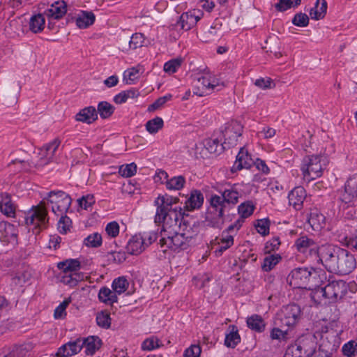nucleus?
<instances>
[{"instance_id": "1", "label": "nucleus", "mask_w": 357, "mask_h": 357, "mask_svg": "<svg viewBox=\"0 0 357 357\" xmlns=\"http://www.w3.org/2000/svg\"><path fill=\"white\" fill-rule=\"evenodd\" d=\"M156 204L160 205L157 211L155 222H163L165 229L175 230L178 227L181 228V222L183 218L182 206L178 203L177 198L167 199V201L162 197L158 198Z\"/></svg>"}, {"instance_id": "2", "label": "nucleus", "mask_w": 357, "mask_h": 357, "mask_svg": "<svg viewBox=\"0 0 357 357\" xmlns=\"http://www.w3.org/2000/svg\"><path fill=\"white\" fill-rule=\"evenodd\" d=\"M26 225L32 226L33 232L39 234L40 230L45 227L48 222L46 202L43 199L38 205L33 206L26 214Z\"/></svg>"}, {"instance_id": "3", "label": "nucleus", "mask_w": 357, "mask_h": 357, "mask_svg": "<svg viewBox=\"0 0 357 357\" xmlns=\"http://www.w3.org/2000/svg\"><path fill=\"white\" fill-rule=\"evenodd\" d=\"M46 199L51 204L52 212L57 215L66 213L72 203L70 196L63 191H52Z\"/></svg>"}, {"instance_id": "4", "label": "nucleus", "mask_w": 357, "mask_h": 357, "mask_svg": "<svg viewBox=\"0 0 357 357\" xmlns=\"http://www.w3.org/2000/svg\"><path fill=\"white\" fill-rule=\"evenodd\" d=\"M331 263L334 268L346 274L350 273L356 267V260L346 250H339L331 255Z\"/></svg>"}, {"instance_id": "5", "label": "nucleus", "mask_w": 357, "mask_h": 357, "mask_svg": "<svg viewBox=\"0 0 357 357\" xmlns=\"http://www.w3.org/2000/svg\"><path fill=\"white\" fill-rule=\"evenodd\" d=\"M324 159L321 155H313L309 158L306 169L303 170L304 178L308 183H316L322 176Z\"/></svg>"}, {"instance_id": "6", "label": "nucleus", "mask_w": 357, "mask_h": 357, "mask_svg": "<svg viewBox=\"0 0 357 357\" xmlns=\"http://www.w3.org/2000/svg\"><path fill=\"white\" fill-rule=\"evenodd\" d=\"M347 287L342 281H334L329 283L324 288L318 289L315 295L322 294L330 301H335L341 299L347 292Z\"/></svg>"}, {"instance_id": "7", "label": "nucleus", "mask_w": 357, "mask_h": 357, "mask_svg": "<svg viewBox=\"0 0 357 357\" xmlns=\"http://www.w3.org/2000/svg\"><path fill=\"white\" fill-rule=\"evenodd\" d=\"M86 346V352L89 351V343L88 337L78 338L75 341L69 342L60 347L55 356L56 357H71L78 354L82 347Z\"/></svg>"}, {"instance_id": "8", "label": "nucleus", "mask_w": 357, "mask_h": 357, "mask_svg": "<svg viewBox=\"0 0 357 357\" xmlns=\"http://www.w3.org/2000/svg\"><path fill=\"white\" fill-rule=\"evenodd\" d=\"M311 273L307 268L294 270L288 278L289 283L295 288H307L310 280Z\"/></svg>"}, {"instance_id": "9", "label": "nucleus", "mask_w": 357, "mask_h": 357, "mask_svg": "<svg viewBox=\"0 0 357 357\" xmlns=\"http://www.w3.org/2000/svg\"><path fill=\"white\" fill-rule=\"evenodd\" d=\"M61 144V140L55 138L40 149L38 152L39 165H45L52 161L56 150Z\"/></svg>"}, {"instance_id": "10", "label": "nucleus", "mask_w": 357, "mask_h": 357, "mask_svg": "<svg viewBox=\"0 0 357 357\" xmlns=\"http://www.w3.org/2000/svg\"><path fill=\"white\" fill-rule=\"evenodd\" d=\"M0 240L12 245H16L17 243V230L15 226L6 222H1Z\"/></svg>"}, {"instance_id": "11", "label": "nucleus", "mask_w": 357, "mask_h": 357, "mask_svg": "<svg viewBox=\"0 0 357 357\" xmlns=\"http://www.w3.org/2000/svg\"><path fill=\"white\" fill-rule=\"evenodd\" d=\"M67 12V5L63 1H58L45 10L44 15L49 20H59L62 18Z\"/></svg>"}, {"instance_id": "12", "label": "nucleus", "mask_w": 357, "mask_h": 357, "mask_svg": "<svg viewBox=\"0 0 357 357\" xmlns=\"http://www.w3.org/2000/svg\"><path fill=\"white\" fill-rule=\"evenodd\" d=\"M305 190L302 187H296L289 195V202L295 209H299L305 199Z\"/></svg>"}, {"instance_id": "13", "label": "nucleus", "mask_w": 357, "mask_h": 357, "mask_svg": "<svg viewBox=\"0 0 357 357\" xmlns=\"http://www.w3.org/2000/svg\"><path fill=\"white\" fill-rule=\"evenodd\" d=\"M183 231V229L179 228V231H176L174 236H169L167 239L162 238L160 240L162 245L168 244L174 248L181 247L188 238V236H186V234L182 232Z\"/></svg>"}, {"instance_id": "14", "label": "nucleus", "mask_w": 357, "mask_h": 357, "mask_svg": "<svg viewBox=\"0 0 357 357\" xmlns=\"http://www.w3.org/2000/svg\"><path fill=\"white\" fill-rule=\"evenodd\" d=\"M252 164L253 160L250 155L248 154V151H245L243 149H241L237 155L234 169L238 170L242 169L243 168L249 169L251 167Z\"/></svg>"}, {"instance_id": "15", "label": "nucleus", "mask_w": 357, "mask_h": 357, "mask_svg": "<svg viewBox=\"0 0 357 357\" xmlns=\"http://www.w3.org/2000/svg\"><path fill=\"white\" fill-rule=\"evenodd\" d=\"M0 211L6 216L11 217L14 215L15 213V208L9 195H1L0 200Z\"/></svg>"}, {"instance_id": "16", "label": "nucleus", "mask_w": 357, "mask_h": 357, "mask_svg": "<svg viewBox=\"0 0 357 357\" xmlns=\"http://www.w3.org/2000/svg\"><path fill=\"white\" fill-rule=\"evenodd\" d=\"M45 20L42 14L33 15L29 22V30L33 33H40L45 28Z\"/></svg>"}, {"instance_id": "17", "label": "nucleus", "mask_w": 357, "mask_h": 357, "mask_svg": "<svg viewBox=\"0 0 357 357\" xmlns=\"http://www.w3.org/2000/svg\"><path fill=\"white\" fill-rule=\"evenodd\" d=\"M327 10V3L325 0H317L315 7L312 8L310 16L312 19L319 20L324 17Z\"/></svg>"}, {"instance_id": "18", "label": "nucleus", "mask_w": 357, "mask_h": 357, "mask_svg": "<svg viewBox=\"0 0 357 357\" xmlns=\"http://www.w3.org/2000/svg\"><path fill=\"white\" fill-rule=\"evenodd\" d=\"M143 245L144 241L142 237L138 234H135L132 236L128 242L127 246L128 252L132 255H137L143 251Z\"/></svg>"}, {"instance_id": "19", "label": "nucleus", "mask_w": 357, "mask_h": 357, "mask_svg": "<svg viewBox=\"0 0 357 357\" xmlns=\"http://www.w3.org/2000/svg\"><path fill=\"white\" fill-rule=\"evenodd\" d=\"M84 278L83 274L78 273L77 272L63 274L61 277V282L66 285H68L70 287L76 286L79 282H82ZM86 279H88V276H85Z\"/></svg>"}, {"instance_id": "20", "label": "nucleus", "mask_w": 357, "mask_h": 357, "mask_svg": "<svg viewBox=\"0 0 357 357\" xmlns=\"http://www.w3.org/2000/svg\"><path fill=\"white\" fill-rule=\"evenodd\" d=\"M57 267L63 274L75 273L80 267V263L77 259H66L58 263Z\"/></svg>"}, {"instance_id": "21", "label": "nucleus", "mask_w": 357, "mask_h": 357, "mask_svg": "<svg viewBox=\"0 0 357 357\" xmlns=\"http://www.w3.org/2000/svg\"><path fill=\"white\" fill-rule=\"evenodd\" d=\"M199 19V16H195L191 13H183L180 17L181 28L189 30L196 24Z\"/></svg>"}, {"instance_id": "22", "label": "nucleus", "mask_w": 357, "mask_h": 357, "mask_svg": "<svg viewBox=\"0 0 357 357\" xmlns=\"http://www.w3.org/2000/svg\"><path fill=\"white\" fill-rule=\"evenodd\" d=\"M308 222L310 225L312 229H319L325 224V217L322 213L317 211H314L310 213L308 219Z\"/></svg>"}, {"instance_id": "23", "label": "nucleus", "mask_w": 357, "mask_h": 357, "mask_svg": "<svg viewBox=\"0 0 357 357\" xmlns=\"http://www.w3.org/2000/svg\"><path fill=\"white\" fill-rule=\"evenodd\" d=\"M183 63V59L178 57L171 59L164 63L163 71L168 75H172L177 72Z\"/></svg>"}, {"instance_id": "24", "label": "nucleus", "mask_w": 357, "mask_h": 357, "mask_svg": "<svg viewBox=\"0 0 357 357\" xmlns=\"http://www.w3.org/2000/svg\"><path fill=\"white\" fill-rule=\"evenodd\" d=\"M129 283L124 277H119L115 279L112 283V289L114 294H121L126 291Z\"/></svg>"}, {"instance_id": "25", "label": "nucleus", "mask_w": 357, "mask_h": 357, "mask_svg": "<svg viewBox=\"0 0 357 357\" xmlns=\"http://www.w3.org/2000/svg\"><path fill=\"white\" fill-rule=\"evenodd\" d=\"M71 302L70 298L64 300L62 303L57 306L54 312V318L55 319H63L66 317L67 312L66 308Z\"/></svg>"}, {"instance_id": "26", "label": "nucleus", "mask_w": 357, "mask_h": 357, "mask_svg": "<svg viewBox=\"0 0 357 357\" xmlns=\"http://www.w3.org/2000/svg\"><path fill=\"white\" fill-rule=\"evenodd\" d=\"M114 107L107 102H101L98 106V112L102 119H107L114 112Z\"/></svg>"}, {"instance_id": "27", "label": "nucleus", "mask_w": 357, "mask_h": 357, "mask_svg": "<svg viewBox=\"0 0 357 357\" xmlns=\"http://www.w3.org/2000/svg\"><path fill=\"white\" fill-rule=\"evenodd\" d=\"M139 96V93L132 90L123 91L115 96L114 102L117 104H121L126 102L129 98H136Z\"/></svg>"}, {"instance_id": "28", "label": "nucleus", "mask_w": 357, "mask_h": 357, "mask_svg": "<svg viewBox=\"0 0 357 357\" xmlns=\"http://www.w3.org/2000/svg\"><path fill=\"white\" fill-rule=\"evenodd\" d=\"M71 220L66 215H62L57 225V229L61 234H66L71 228Z\"/></svg>"}, {"instance_id": "29", "label": "nucleus", "mask_w": 357, "mask_h": 357, "mask_svg": "<svg viewBox=\"0 0 357 357\" xmlns=\"http://www.w3.org/2000/svg\"><path fill=\"white\" fill-rule=\"evenodd\" d=\"M75 23L79 29H86L89 24V13L86 11H81L75 17Z\"/></svg>"}, {"instance_id": "30", "label": "nucleus", "mask_w": 357, "mask_h": 357, "mask_svg": "<svg viewBox=\"0 0 357 357\" xmlns=\"http://www.w3.org/2000/svg\"><path fill=\"white\" fill-rule=\"evenodd\" d=\"M24 349L21 346H15L3 353L0 354V357H24Z\"/></svg>"}, {"instance_id": "31", "label": "nucleus", "mask_w": 357, "mask_h": 357, "mask_svg": "<svg viewBox=\"0 0 357 357\" xmlns=\"http://www.w3.org/2000/svg\"><path fill=\"white\" fill-rule=\"evenodd\" d=\"M99 298L103 302L110 301L116 302L117 301L116 295L114 292L108 288H103L100 291Z\"/></svg>"}, {"instance_id": "32", "label": "nucleus", "mask_w": 357, "mask_h": 357, "mask_svg": "<svg viewBox=\"0 0 357 357\" xmlns=\"http://www.w3.org/2000/svg\"><path fill=\"white\" fill-rule=\"evenodd\" d=\"M280 257L278 255H270L264 259L262 269L264 271H271L278 262Z\"/></svg>"}, {"instance_id": "33", "label": "nucleus", "mask_w": 357, "mask_h": 357, "mask_svg": "<svg viewBox=\"0 0 357 357\" xmlns=\"http://www.w3.org/2000/svg\"><path fill=\"white\" fill-rule=\"evenodd\" d=\"M301 0H280V2L275 5L278 11H284L289 8L300 4Z\"/></svg>"}, {"instance_id": "34", "label": "nucleus", "mask_w": 357, "mask_h": 357, "mask_svg": "<svg viewBox=\"0 0 357 357\" xmlns=\"http://www.w3.org/2000/svg\"><path fill=\"white\" fill-rule=\"evenodd\" d=\"M162 126L163 121L161 118L159 117L155 118L154 119L148 121L146 126V130L151 133L157 132Z\"/></svg>"}, {"instance_id": "35", "label": "nucleus", "mask_w": 357, "mask_h": 357, "mask_svg": "<svg viewBox=\"0 0 357 357\" xmlns=\"http://www.w3.org/2000/svg\"><path fill=\"white\" fill-rule=\"evenodd\" d=\"M31 278V273L26 271H18L13 277V280L15 284L22 285Z\"/></svg>"}, {"instance_id": "36", "label": "nucleus", "mask_w": 357, "mask_h": 357, "mask_svg": "<svg viewBox=\"0 0 357 357\" xmlns=\"http://www.w3.org/2000/svg\"><path fill=\"white\" fill-rule=\"evenodd\" d=\"M137 171V166L134 163L126 165H122L119 169V174L122 176L130 177L135 174Z\"/></svg>"}, {"instance_id": "37", "label": "nucleus", "mask_w": 357, "mask_h": 357, "mask_svg": "<svg viewBox=\"0 0 357 357\" xmlns=\"http://www.w3.org/2000/svg\"><path fill=\"white\" fill-rule=\"evenodd\" d=\"M269 226L270 221L268 219L259 220L255 224L257 231L263 236H266L268 234Z\"/></svg>"}, {"instance_id": "38", "label": "nucleus", "mask_w": 357, "mask_h": 357, "mask_svg": "<svg viewBox=\"0 0 357 357\" xmlns=\"http://www.w3.org/2000/svg\"><path fill=\"white\" fill-rule=\"evenodd\" d=\"M247 324L252 329L259 331L264 326L262 319L257 315L248 319Z\"/></svg>"}, {"instance_id": "39", "label": "nucleus", "mask_w": 357, "mask_h": 357, "mask_svg": "<svg viewBox=\"0 0 357 357\" xmlns=\"http://www.w3.org/2000/svg\"><path fill=\"white\" fill-rule=\"evenodd\" d=\"M96 321L98 326L108 328L110 326L109 314L105 312H101L97 315Z\"/></svg>"}, {"instance_id": "40", "label": "nucleus", "mask_w": 357, "mask_h": 357, "mask_svg": "<svg viewBox=\"0 0 357 357\" xmlns=\"http://www.w3.org/2000/svg\"><path fill=\"white\" fill-rule=\"evenodd\" d=\"M254 210V206L250 203L242 204L238 207V213L242 218H248L250 216Z\"/></svg>"}, {"instance_id": "41", "label": "nucleus", "mask_w": 357, "mask_h": 357, "mask_svg": "<svg viewBox=\"0 0 357 357\" xmlns=\"http://www.w3.org/2000/svg\"><path fill=\"white\" fill-rule=\"evenodd\" d=\"M185 180L182 176H176L170 179L168 183V187L171 189L180 190L183 188Z\"/></svg>"}, {"instance_id": "42", "label": "nucleus", "mask_w": 357, "mask_h": 357, "mask_svg": "<svg viewBox=\"0 0 357 357\" xmlns=\"http://www.w3.org/2000/svg\"><path fill=\"white\" fill-rule=\"evenodd\" d=\"M223 199L228 203H236L238 202V193L235 190H227L222 194Z\"/></svg>"}, {"instance_id": "43", "label": "nucleus", "mask_w": 357, "mask_h": 357, "mask_svg": "<svg viewBox=\"0 0 357 357\" xmlns=\"http://www.w3.org/2000/svg\"><path fill=\"white\" fill-rule=\"evenodd\" d=\"M289 357H305L302 351V347L298 345H292L289 347L287 351Z\"/></svg>"}, {"instance_id": "44", "label": "nucleus", "mask_w": 357, "mask_h": 357, "mask_svg": "<svg viewBox=\"0 0 357 357\" xmlns=\"http://www.w3.org/2000/svg\"><path fill=\"white\" fill-rule=\"evenodd\" d=\"M344 355L352 357L357 352V344L351 341L344 344L342 349Z\"/></svg>"}, {"instance_id": "45", "label": "nucleus", "mask_w": 357, "mask_h": 357, "mask_svg": "<svg viewBox=\"0 0 357 357\" xmlns=\"http://www.w3.org/2000/svg\"><path fill=\"white\" fill-rule=\"evenodd\" d=\"M293 23L296 26H305L309 23V17L303 13L297 14L293 20Z\"/></svg>"}, {"instance_id": "46", "label": "nucleus", "mask_w": 357, "mask_h": 357, "mask_svg": "<svg viewBox=\"0 0 357 357\" xmlns=\"http://www.w3.org/2000/svg\"><path fill=\"white\" fill-rule=\"evenodd\" d=\"M314 244V241L306 236H303L297 240L296 246L298 250H305Z\"/></svg>"}, {"instance_id": "47", "label": "nucleus", "mask_w": 357, "mask_h": 357, "mask_svg": "<svg viewBox=\"0 0 357 357\" xmlns=\"http://www.w3.org/2000/svg\"><path fill=\"white\" fill-rule=\"evenodd\" d=\"M240 340V336L237 332H232L229 334L225 340V344L227 347H234Z\"/></svg>"}, {"instance_id": "48", "label": "nucleus", "mask_w": 357, "mask_h": 357, "mask_svg": "<svg viewBox=\"0 0 357 357\" xmlns=\"http://www.w3.org/2000/svg\"><path fill=\"white\" fill-rule=\"evenodd\" d=\"M201 351L199 346L192 345L185 351L184 357H199Z\"/></svg>"}, {"instance_id": "49", "label": "nucleus", "mask_w": 357, "mask_h": 357, "mask_svg": "<svg viewBox=\"0 0 357 357\" xmlns=\"http://www.w3.org/2000/svg\"><path fill=\"white\" fill-rule=\"evenodd\" d=\"M106 232L112 237H116L119 233V225L116 222H112L106 227Z\"/></svg>"}, {"instance_id": "50", "label": "nucleus", "mask_w": 357, "mask_h": 357, "mask_svg": "<svg viewBox=\"0 0 357 357\" xmlns=\"http://www.w3.org/2000/svg\"><path fill=\"white\" fill-rule=\"evenodd\" d=\"M75 119L79 122L89 123V107L81 109L75 116Z\"/></svg>"}, {"instance_id": "51", "label": "nucleus", "mask_w": 357, "mask_h": 357, "mask_svg": "<svg viewBox=\"0 0 357 357\" xmlns=\"http://www.w3.org/2000/svg\"><path fill=\"white\" fill-rule=\"evenodd\" d=\"M287 332L283 331L278 328H274L271 332V337L273 340H285L287 338Z\"/></svg>"}, {"instance_id": "52", "label": "nucleus", "mask_w": 357, "mask_h": 357, "mask_svg": "<svg viewBox=\"0 0 357 357\" xmlns=\"http://www.w3.org/2000/svg\"><path fill=\"white\" fill-rule=\"evenodd\" d=\"M272 82L273 81L271 78H259L255 81V85L257 87L266 89L271 88Z\"/></svg>"}, {"instance_id": "53", "label": "nucleus", "mask_w": 357, "mask_h": 357, "mask_svg": "<svg viewBox=\"0 0 357 357\" xmlns=\"http://www.w3.org/2000/svg\"><path fill=\"white\" fill-rule=\"evenodd\" d=\"M202 204L200 195H192L189 199V204L192 208L199 207Z\"/></svg>"}, {"instance_id": "54", "label": "nucleus", "mask_w": 357, "mask_h": 357, "mask_svg": "<svg viewBox=\"0 0 357 357\" xmlns=\"http://www.w3.org/2000/svg\"><path fill=\"white\" fill-rule=\"evenodd\" d=\"M143 41V36L141 33H135L132 35L131 40L129 43L130 46L131 47L132 45L133 48H137L138 45H140Z\"/></svg>"}, {"instance_id": "55", "label": "nucleus", "mask_w": 357, "mask_h": 357, "mask_svg": "<svg viewBox=\"0 0 357 357\" xmlns=\"http://www.w3.org/2000/svg\"><path fill=\"white\" fill-rule=\"evenodd\" d=\"M158 344L154 341L153 338L146 340L142 344L144 350H151L158 347Z\"/></svg>"}, {"instance_id": "56", "label": "nucleus", "mask_w": 357, "mask_h": 357, "mask_svg": "<svg viewBox=\"0 0 357 357\" xmlns=\"http://www.w3.org/2000/svg\"><path fill=\"white\" fill-rule=\"evenodd\" d=\"M88 199L89 195L82 196L81 198L77 199L78 211L84 210L86 211L88 208Z\"/></svg>"}, {"instance_id": "57", "label": "nucleus", "mask_w": 357, "mask_h": 357, "mask_svg": "<svg viewBox=\"0 0 357 357\" xmlns=\"http://www.w3.org/2000/svg\"><path fill=\"white\" fill-rule=\"evenodd\" d=\"M288 317L292 316L296 319L300 314V308L296 305H293L289 307L287 312Z\"/></svg>"}, {"instance_id": "58", "label": "nucleus", "mask_w": 357, "mask_h": 357, "mask_svg": "<svg viewBox=\"0 0 357 357\" xmlns=\"http://www.w3.org/2000/svg\"><path fill=\"white\" fill-rule=\"evenodd\" d=\"M167 99V98L166 96L158 98L154 103L149 106V110L153 111L159 108L160 106L163 105L166 102Z\"/></svg>"}, {"instance_id": "59", "label": "nucleus", "mask_w": 357, "mask_h": 357, "mask_svg": "<svg viewBox=\"0 0 357 357\" xmlns=\"http://www.w3.org/2000/svg\"><path fill=\"white\" fill-rule=\"evenodd\" d=\"M91 351L99 349L102 345L101 340L97 336H91Z\"/></svg>"}, {"instance_id": "60", "label": "nucleus", "mask_w": 357, "mask_h": 357, "mask_svg": "<svg viewBox=\"0 0 357 357\" xmlns=\"http://www.w3.org/2000/svg\"><path fill=\"white\" fill-rule=\"evenodd\" d=\"M61 241V237H59L58 236L54 235V236H50V242H49V248H54L56 250L57 248H59Z\"/></svg>"}, {"instance_id": "61", "label": "nucleus", "mask_w": 357, "mask_h": 357, "mask_svg": "<svg viewBox=\"0 0 357 357\" xmlns=\"http://www.w3.org/2000/svg\"><path fill=\"white\" fill-rule=\"evenodd\" d=\"M102 244V236L98 233L93 234V241H91V246L96 248Z\"/></svg>"}, {"instance_id": "62", "label": "nucleus", "mask_w": 357, "mask_h": 357, "mask_svg": "<svg viewBox=\"0 0 357 357\" xmlns=\"http://www.w3.org/2000/svg\"><path fill=\"white\" fill-rule=\"evenodd\" d=\"M223 199V197L220 196H214L211 199V204L213 207H217L218 206L220 205Z\"/></svg>"}, {"instance_id": "63", "label": "nucleus", "mask_w": 357, "mask_h": 357, "mask_svg": "<svg viewBox=\"0 0 357 357\" xmlns=\"http://www.w3.org/2000/svg\"><path fill=\"white\" fill-rule=\"evenodd\" d=\"M118 82V79L115 76H111L105 81V83L108 86H115Z\"/></svg>"}, {"instance_id": "64", "label": "nucleus", "mask_w": 357, "mask_h": 357, "mask_svg": "<svg viewBox=\"0 0 357 357\" xmlns=\"http://www.w3.org/2000/svg\"><path fill=\"white\" fill-rule=\"evenodd\" d=\"M139 73V70L135 68H132L131 69L129 70L128 71V79L130 80H134L137 78L136 75Z\"/></svg>"}]
</instances>
